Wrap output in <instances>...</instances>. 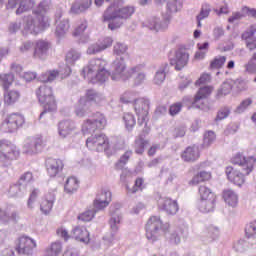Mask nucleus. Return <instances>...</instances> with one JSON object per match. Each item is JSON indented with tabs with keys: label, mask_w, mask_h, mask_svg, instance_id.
<instances>
[{
	"label": "nucleus",
	"mask_w": 256,
	"mask_h": 256,
	"mask_svg": "<svg viewBox=\"0 0 256 256\" xmlns=\"http://www.w3.org/2000/svg\"><path fill=\"white\" fill-rule=\"evenodd\" d=\"M198 192L200 195V200L217 199V196H215V193H213V191L206 185H200Z\"/></svg>",
	"instance_id": "nucleus-42"
},
{
	"label": "nucleus",
	"mask_w": 256,
	"mask_h": 256,
	"mask_svg": "<svg viewBox=\"0 0 256 256\" xmlns=\"http://www.w3.org/2000/svg\"><path fill=\"white\" fill-rule=\"evenodd\" d=\"M81 59V52L72 49L66 54V63L67 65H75V61Z\"/></svg>",
	"instance_id": "nucleus-50"
},
{
	"label": "nucleus",
	"mask_w": 256,
	"mask_h": 256,
	"mask_svg": "<svg viewBox=\"0 0 256 256\" xmlns=\"http://www.w3.org/2000/svg\"><path fill=\"white\" fill-rule=\"evenodd\" d=\"M199 179L201 181H209L211 179V173L207 171H201L196 176H194L191 180L192 185H199Z\"/></svg>",
	"instance_id": "nucleus-52"
},
{
	"label": "nucleus",
	"mask_w": 256,
	"mask_h": 256,
	"mask_svg": "<svg viewBox=\"0 0 256 256\" xmlns=\"http://www.w3.org/2000/svg\"><path fill=\"white\" fill-rule=\"evenodd\" d=\"M245 236L247 239H253L256 236V220L249 222L245 226Z\"/></svg>",
	"instance_id": "nucleus-53"
},
{
	"label": "nucleus",
	"mask_w": 256,
	"mask_h": 256,
	"mask_svg": "<svg viewBox=\"0 0 256 256\" xmlns=\"http://www.w3.org/2000/svg\"><path fill=\"white\" fill-rule=\"evenodd\" d=\"M123 121L125 123V127H126L127 131H133V127H135V125H137L135 116L132 113H125L123 116Z\"/></svg>",
	"instance_id": "nucleus-49"
},
{
	"label": "nucleus",
	"mask_w": 256,
	"mask_h": 256,
	"mask_svg": "<svg viewBox=\"0 0 256 256\" xmlns=\"http://www.w3.org/2000/svg\"><path fill=\"white\" fill-rule=\"evenodd\" d=\"M93 5V0H75L70 8L72 15H81V13H87Z\"/></svg>",
	"instance_id": "nucleus-22"
},
{
	"label": "nucleus",
	"mask_w": 256,
	"mask_h": 256,
	"mask_svg": "<svg viewBox=\"0 0 256 256\" xmlns=\"http://www.w3.org/2000/svg\"><path fill=\"white\" fill-rule=\"evenodd\" d=\"M247 17V13L243 12V7L240 12H233L232 15L228 18V23H236V21H241V19H245Z\"/></svg>",
	"instance_id": "nucleus-61"
},
{
	"label": "nucleus",
	"mask_w": 256,
	"mask_h": 256,
	"mask_svg": "<svg viewBox=\"0 0 256 256\" xmlns=\"http://www.w3.org/2000/svg\"><path fill=\"white\" fill-rule=\"evenodd\" d=\"M211 15V4L203 3L199 14L196 16L197 27H203L201 21L207 19Z\"/></svg>",
	"instance_id": "nucleus-36"
},
{
	"label": "nucleus",
	"mask_w": 256,
	"mask_h": 256,
	"mask_svg": "<svg viewBox=\"0 0 256 256\" xmlns=\"http://www.w3.org/2000/svg\"><path fill=\"white\" fill-rule=\"evenodd\" d=\"M63 251V244L60 241L53 242L44 251V256H59Z\"/></svg>",
	"instance_id": "nucleus-39"
},
{
	"label": "nucleus",
	"mask_w": 256,
	"mask_h": 256,
	"mask_svg": "<svg viewBox=\"0 0 256 256\" xmlns=\"http://www.w3.org/2000/svg\"><path fill=\"white\" fill-rule=\"evenodd\" d=\"M211 93H213V87L211 86H204L200 88L194 97V101L192 103L193 107H195V109H201L203 107V99H207Z\"/></svg>",
	"instance_id": "nucleus-24"
},
{
	"label": "nucleus",
	"mask_w": 256,
	"mask_h": 256,
	"mask_svg": "<svg viewBox=\"0 0 256 256\" xmlns=\"http://www.w3.org/2000/svg\"><path fill=\"white\" fill-rule=\"evenodd\" d=\"M232 89H233V84L229 82H224L221 88L218 90L217 97H223L225 95H229Z\"/></svg>",
	"instance_id": "nucleus-58"
},
{
	"label": "nucleus",
	"mask_w": 256,
	"mask_h": 256,
	"mask_svg": "<svg viewBox=\"0 0 256 256\" xmlns=\"http://www.w3.org/2000/svg\"><path fill=\"white\" fill-rule=\"evenodd\" d=\"M109 203H111V191L102 190L101 193L96 196L93 206L96 211H103L105 207L109 206Z\"/></svg>",
	"instance_id": "nucleus-20"
},
{
	"label": "nucleus",
	"mask_w": 256,
	"mask_h": 256,
	"mask_svg": "<svg viewBox=\"0 0 256 256\" xmlns=\"http://www.w3.org/2000/svg\"><path fill=\"white\" fill-rule=\"evenodd\" d=\"M107 119L105 116L97 112L93 118L87 119L82 125V133L84 135H91L98 130L105 129Z\"/></svg>",
	"instance_id": "nucleus-8"
},
{
	"label": "nucleus",
	"mask_w": 256,
	"mask_h": 256,
	"mask_svg": "<svg viewBox=\"0 0 256 256\" xmlns=\"http://www.w3.org/2000/svg\"><path fill=\"white\" fill-rule=\"evenodd\" d=\"M100 210H97L94 205L90 206L85 212L78 215V221H83L84 223H87L89 221L93 220V217H95L96 213H99Z\"/></svg>",
	"instance_id": "nucleus-40"
},
{
	"label": "nucleus",
	"mask_w": 256,
	"mask_h": 256,
	"mask_svg": "<svg viewBox=\"0 0 256 256\" xmlns=\"http://www.w3.org/2000/svg\"><path fill=\"white\" fill-rule=\"evenodd\" d=\"M167 231H169V224H163L161 217L152 216L148 219L146 224V238L148 241H151V243L159 241L163 235H167Z\"/></svg>",
	"instance_id": "nucleus-6"
},
{
	"label": "nucleus",
	"mask_w": 256,
	"mask_h": 256,
	"mask_svg": "<svg viewBox=\"0 0 256 256\" xmlns=\"http://www.w3.org/2000/svg\"><path fill=\"white\" fill-rule=\"evenodd\" d=\"M107 61L103 59H92L88 65L82 70V77L89 79L90 83H105L109 79V71H107Z\"/></svg>",
	"instance_id": "nucleus-3"
},
{
	"label": "nucleus",
	"mask_w": 256,
	"mask_h": 256,
	"mask_svg": "<svg viewBox=\"0 0 256 256\" xmlns=\"http://www.w3.org/2000/svg\"><path fill=\"white\" fill-rule=\"evenodd\" d=\"M49 11V2L42 1L33 10L35 17L25 16L22 35H39L41 31L49 27V20L45 17V13Z\"/></svg>",
	"instance_id": "nucleus-1"
},
{
	"label": "nucleus",
	"mask_w": 256,
	"mask_h": 256,
	"mask_svg": "<svg viewBox=\"0 0 256 256\" xmlns=\"http://www.w3.org/2000/svg\"><path fill=\"white\" fill-rule=\"evenodd\" d=\"M77 117H87L91 113V102L85 98H80L75 108Z\"/></svg>",
	"instance_id": "nucleus-28"
},
{
	"label": "nucleus",
	"mask_w": 256,
	"mask_h": 256,
	"mask_svg": "<svg viewBox=\"0 0 256 256\" xmlns=\"http://www.w3.org/2000/svg\"><path fill=\"white\" fill-rule=\"evenodd\" d=\"M189 63V52L185 48H178L175 51L174 57L170 58V65L175 71H181L187 67Z\"/></svg>",
	"instance_id": "nucleus-15"
},
{
	"label": "nucleus",
	"mask_w": 256,
	"mask_h": 256,
	"mask_svg": "<svg viewBox=\"0 0 256 256\" xmlns=\"http://www.w3.org/2000/svg\"><path fill=\"white\" fill-rule=\"evenodd\" d=\"M131 155H133V151L128 150L126 151L118 160V162L115 164V168L118 171H121L122 169H124L125 165H127V162L129 161V159H131Z\"/></svg>",
	"instance_id": "nucleus-46"
},
{
	"label": "nucleus",
	"mask_w": 256,
	"mask_h": 256,
	"mask_svg": "<svg viewBox=\"0 0 256 256\" xmlns=\"http://www.w3.org/2000/svg\"><path fill=\"white\" fill-rule=\"evenodd\" d=\"M35 2L33 0H20L19 7L16 10V15H23L27 11H31V8L34 7Z\"/></svg>",
	"instance_id": "nucleus-44"
},
{
	"label": "nucleus",
	"mask_w": 256,
	"mask_h": 256,
	"mask_svg": "<svg viewBox=\"0 0 256 256\" xmlns=\"http://www.w3.org/2000/svg\"><path fill=\"white\" fill-rule=\"evenodd\" d=\"M61 12L56 13V30L55 35L58 37V39H63L65 35L69 32V19H61Z\"/></svg>",
	"instance_id": "nucleus-23"
},
{
	"label": "nucleus",
	"mask_w": 256,
	"mask_h": 256,
	"mask_svg": "<svg viewBox=\"0 0 256 256\" xmlns=\"http://www.w3.org/2000/svg\"><path fill=\"white\" fill-rule=\"evenodd\" d=\"M182 237H185V230L181 228H177L176 230L171 232L169 239L171 243H174L175 245H179V243H181Z\"/></svg>",
	"instance_id": "nucleus-47"
},
{
	"label": "nucleus",
	"mask_w": 256,
	"mask_h": 256,
	"mask_svg": "<svg viewBox=\"0 0 256 256\" xmlns=\"http://www.w3.org/2000/svg\"><path fill=\"white\" fill-rule=\"evenodd\" d=\"M25 125V117L19 113L9 114L0 125L3 133H15Z\"/></svg>",
	"instance_id": "nucleus-7"
},
{
	"label": "nucleus",
	"mask_w": 256,
	"mask_h": 256,
	"mask_svg": "<svg viewBox=\"0 0 256 256\" xmlns=\"http://www.w3.org/2000/svg\"><path fill=\"white\" fill-rule=\"evenodd\" d=\"M35 48V43L31 40L24 41L19 47L20 53H29V51H33Z\"/></svg>",
	"instance_id": "nucleus-64"
},
{
	"label": "nucleus",
	"mask_w": 256,
	"mask_h": 256,
	"mask_svg": "<svg viewBox=\"0 0 256 256\" xmlns=\"http://www.w3.org/2000/svg\"><path fill=\"white\" fill-rule=\"evenodd\" d=\"M35 247H37L35 240L27 236H22L18 240L15 251L18 253V255L31 256L33 255V251H35Z\"/></svg>",
	"instance_id": "nucleus-16"
},
{
	"label": "nucleus",
	"mask_w": 256,
	"mask_h": 256,
	"mask_svg": "<svg viewBox=\"0 0 256 256\" xmlns=\"http://www.w3.org/2000/svg\"><path fill=\"white\" fill-rule=\"evenodd\" d=\"M255 33H256V26L251 25L243 34L242 39L247 43V41H251L255 39Z\"/></svg>",
	"instance_id": "nucleus-57"
},
{
	"label": "nucleus",
	"mask_w": 256,
	"mask_h": 256,
	"mask_svg": "<svg viewBox=\"0 0 256 256\" xmlns=\"http://www.w3.org/2000/svg\"><path fill=\"white\" fill-rule=\"evenodd\" d=\"M49 49H51V43L47 40H37L34 44L33 57L34 59H40V61H45L49 55Z\"/></svg>",
	"instance_id": "nucleus-17"
},
{
	"label": "nucleus",
	"mask_w": 256,
	"mask_h": 256,
	"mask_svg": "<svg viewBox=\"0 0 256 256\" xmlns=\"http://www.w3.org/2000/svg\"><path fill=\"white\" fill-rule=\"evenodd\" d=\"M109 77H111L112 81H127L131 79V74H129V70L127 71L125 59L118 58L112 63Z\"/></svg>",
	"instance_id": "nucleus-9"
},
{
	"label": "nucleus",
	"mask_w": 256,
	"mask_h": 256,
	"mask_svg": "<svg viewBox=\"0 0 256 256\" xmlns=\"http://www.w3.org/2000/svg\"><path fill=\"white\" fill-rule=\"evenodd\" d=\"M110 215L111 218L109 220V225L111 233L103 237L104 241H107V243H113V241L117 239L119 225H121V220L123 219V216H121V212H119V209H115V207L110 208Z\"/></svg>",
	"instance_id": "nucleus-10"
},
{
	"label": "nucleus",
	"mask_w": 256,
	"mask_h": 256,
	"mask_svg": "<svg viewBox=\"0 0 256 256\" xmlns=\"http://www.w3.org/2000/svg\"><path fill=\"white\" fill-rule=\"evenodd\" d=\"M73 239L76 241H80L81 243H89L91 241V238L89 237V231L87 228L83 226H77L72 230L71 233Z\"/></svg>",
	"instance_id": "nucleus-27"
},
{
	"label": "nucleus",
	"mask_w": 256,
	"mask_h": 256,
	"mask_svg": "<svg viewBox=\"0 0 256 256\" xmlns=\"http://www.w3.org/2000/svg\"><path fill=\"white\" fill-rule=\"evenodd\" d=\"M217 199H206L198 202V209L201 213H212L215 211V202Z\"/></svg>",
	"instance_id": "nucleus-35"
},
{
	"label": "nucleus",
	"mask_w": 256,
	"mask_h": 256,
	"mask_svg": "<svg viewBox=\"0 0 256 256\" xmlns=\"http://www.w3.org/2000/svg\"><path fill=\"white\" fill-rule=\"evenodd\" d=\"M231 113V108L228 106H224L220 108L215 118V121H223V119H227Z\"/></svg>",
	"instance_id": "nucleus-59"
},
{
	"label": "nucleus",
	"mask_w": 256,
	"mask_h": 256,
	"mask_svg": "<svg viewBox=\"0 0 256 256\" xmlns=\"http://www.w3.org/2000/svg\"><path fill=\"white\" fill-rule=\"evenodd\" d=\"M8 193L10 197H23V195L27 193V188H25V186L18 181L16 184L10 186Z\"/></svg>",
	"instance_id": "nucleus-37"
},
{
	"label": "nucleus",
	"mask_w": 256,
	"mask_h": 256,
	"mask_svg": "<svg viewBox=\"0 0 256 256\" xmlns=\"http://www.w3.org/2000/svg\"><path fill=\"white\" fill-rule=\"evenodd\" d=\"M149 99L138 98L134 101V109L138 115V125L147 127V115H149Z\"/></svg>",
	"instance_id": "nucleus-13"
},
{
	"label": "nucleus",
	"mask_w": 256,
	"mask_h": 256,
	"mask_svg": "<svg viewBox=\"0 0 256 256\" xmlns=\"http://www.w3.org/2000/svg\"><path fill=\"white\" fill-rule=\"evenodd\" d=\"M77 129V124L73 120H62L58 123V135L65 139Z\"/></svg>",
	"instance_id": "nucleus-21"
},
{
	"label": "nucleus",
	"mask_w": 256,
	"mask_h": 256,
	"mask_svg": "<svg viewBox=\"0 0 256 256\" xmlns=\"http://www.w3.org/2000/svg\"><path fill=\"white\" fill-rule=\"evenodd\" d=\"M19 157V150L17 146L9 140L0 141V161L3 163L13 161Z\"/></svg>",
	"instance_id": "nucleus-11"
},
{
	"label": "nucleus",
	"mask_w": 256,
	"mask_h": 256,
	"mask_svg": "<svg viewBox=\"0 0 256 256\" xmlns=\"http://www.w3.org/2000/svg\"><path fill=\"white\" fill-rule=\"evenodd\" d=\"M225 61H227L226 56L215 57L210 63V69H221L225 65Z\"/></svg>",
	"instance_id": "nucleus-56"
},
{
	"label": "nucleus",
	"mask_w": 256,
	"mask_h": 256,
	"mask_svg": "<svg viewBox=\"0 0 256 256\" xmlns=\"http://www.w3.org/2000/svg\"><path fill=\"white\" fill-rule=\"evenodd\" d=\"M181 7H183V3H181L180 0H169L166 15H163L162 19L159 17L149 18L148 21L145 22V27H148V29L152 31H164V29L169 27V23H171V13L181 11Z\"/></svg>",
	"instance_id": "nucleus-4"
},
{
	"label": "nucleus",
	"mask_w": 256,
	"mask_h": 256,
	"mask_svg": "<svg viewBox=\"0 0 256 256\" xmlns=\"http://www.w3.org/2000/svg\"><path fill=\"white\" fill-rule=\"evenodd\" d=\"M57 77H59V71L50 70L41 75L40 81H42V83H53Z\"/></svg>",
	"instance_id": "nucleus-48"
},
{
	"label": "nucleus",
	"mask_w": 256,
	"mask_h": 256,
	"mask_svg": "<svg viewBox=\"0 0 256 256\" xmlns=\"http://www.w3.org/2000/svg\"><path fill=\"white\" fill-rule=\"evenodd\" d=\"M217 237H219V228L213 225L208 226L206 230V238L204 239L205 243H213Z\"/></svg>",
	"instance_id": "nucleus-43"
},
{
	"label": "nucleus",
	"mask_w": 256,
	"mask_h": 256,
	"mask_svg": "<svg viewBox=\"0 0 256 256\" xmlns=\"http://www.w3.org/2000/svg\"><path fill=\"white\" fill-rule=\"evenodd\" d=\"M37 197H39V189L34 188L31 193L30 196L28 198L27 201V207L28 209H30L31 211H33V209H35V201H37Z\"/></svg>",
	"instance_id": "nucleus-54"
},
{
	"label": "nucleus",
	"mask_w": 256,
	"mask_h": 256,
	"mask_svg": "<svg viewBox=\"0 0 256 256\" xmlns=\"http://www.w3.org/2000/svg\"><path fill=\"white\" fill-rule=\"evenodd\" d=\"M167 69H169V64L167 62L162 63L154 76L155 85H161V83L165 81L167 77Z\"/></svg>",
	"instance_id": "nucleus-34"
},
{
	"label": "nucleus",
	"mask_w": 256,
	"mask_h": 256,
	"mask_svg": "<svg viewBox=\"0 0 256 256\" xmlns=\"http://www.w3.org/2000/svg\"><path fill=\"white\" fill-rule=\"evenodd\" d=\"M55 203V194L48 193L40 204V211L43 215H49Z\"/></svg>",
	"instance_id": "nucleus-30"
},
{
	"label": "nucleus",
	"mask_w": 256,
	"mask_h": 256,
	"mask_svg": "<svg viewBox=\"0 0 256 256\" xmlns=\"http://www.w3.org/2000/svg\"><path fill=\"white\" fill-rule=\"evenodd\" d=\"M216 136L215 132L208 131L204 134V140L203 145L204 147H209V145H212L215 142Z\"/></svg>",
	"instance_id": "nucleus-62"
},
{
	"label": "nucleus",
	"mask_w": 256,
	"mask_h": 256,
	"mask_svg": "<svg viewBox=\"0 0 256 256\" xmlns=\"http://www.w3.org/2000/svg\"><path fill=\"white\" fill-rule=\"evenodd\" d=\"M148 144L149 141L145 140V134H140L135 140V153H137V155H143V153H145V146Z\"/></svg>",
	"instance_id": "nucleus-41"
},
{
	"label": "nucleus",
	"mask_w": 256,
	"mask_h": 256,
	"mask_svg": "<svg viewBox=\"0 0 256 256\" xmlns=\"http://www.w3.org/2000/svg\"><path fill=\"white\" fill-rule=\"evenodd\" d=\"M226 175L231 183L234 185L241 186L245 183V172L241 173L240 171L235 170L233 167L228 166L226 167Z\"/></svg>",
	"instance_id": "nucleus-25"
},
{
	"label": "nucleus",
	"mask_w": 256,
	"mask_h": 256,
	"mask_svg": "<svg viewBox=\"0 0 256 256\" xmlns=\"http://www.w3.org/2000/svg\"><path fill=\"white\" fill-rule=\"evenodd\" d=\"M19 212L12 211L7 212L0 209V221L1 223H4V225H7V223H17L19 221Z\"/></svg>",
	"instance_id": "nucleus-32"
},
{
	"label": "nucleus",
	"mask_w": 256,
	"mask_h": 256,
	"mask_svg": "<svg viewBox=\"0 0 256 256\" xmlns=\"http://www.w3.org/2000/svg\"><path fill=\"white\" fill-rule=\"evenodd\" d=\"M84 99L88 100L91 106V101H95V103H97V101L101 99V94L97 93V91L93 89H90L87 91L86 97H84Z\"/></svg>",
	"instance_id": "nucleus-63"
},
{
	"label": "nucleus",
	"mask_w": 256,
	"mask_h": 256,
	"mask_svg": "<svg viewBox=\"0 0 256 256\" xmlns=\"http://www.w3.org/2000/svg\"><path fill=\"white\" fill-rule=\"evenodd\" d=\"M45 165L49 177H57L63 171V167H65L63 160L55 158L46 159Z\"/></svg>",
	"instance_id": "nucleus-18"
},
{
	"label": "nucleus",
	"mask_w": 256,
	"mask_h": 256,
	"mask_svg": "<svg viewBox=\"0 0 256 256\" xmlns=\"http://www.w3.org/2000/svg\"><path fill=\"white\" fill-rule=\"evenodd\" d=\"M13 74H2L0 75V85L7 91L8 87H11L13 84Z\"/></svg>",
	"instance_id": "nucleus-51"
},
{
	"label": "nucleus",
	"mask_w": 256,
	"mask_h": 256,
	"mask_svg": "<svg viewBox=\"0 0 256 256\" xmlns=\"http://www.w3.org/2000/svg\"><path fill=\"white\" fill-rule=\"evenodd\" d=\"M125 0H118L112 3L103 14L104 21H109L108 29L110 31H115L123 25L122 21H127L131 19L135 14V6H124ZM116 19H120L116 21Z\"/></svg>",
	"instance_id": "nucleus-2"
},
{
	"label": "nucleus",
	"mask_w": 256,
	"mask_h": 256,
	"mask_svg": "<svg viewBox=\"0 0 256 256\" xmlns=\"http://www.w3.org/2000/svg\"><path fill=\"white\" fill-rule=\"evenodd\" d=\"M128 49L129 48L127 47V45L125 43L116 42L113 47V53H114V55H118V56L125 55V53H127Z\"/></svg>",
	"instance_id": "nucleus-55"
},
{
	"label": "nucleus",
	"mask_w": 256,
	"mask_h": 256,
	"mask_svg": "<svg viewBox=\"0 0 256 256\" xmlns=\"http://www.w3.org/2000/svg\"><path fill=\"white\" fill-rule=\"evenodd\" d=\"M161 209L168 215H176L177 211H179V204H177L176 200L164 198L162 200Z\"/></svg>",
	"instance_id": "nucleus-29"
},
{
	"label": "nucleus",
	"mask_w": 256,
	"mask_h": 256,
	"mask_svg": "<svg viewBox=\"0 0 256 256\" xmlns=\"http://www.w3.org/2000/svg\"><path fill=\"white\" fill-rule=\"evenodd\" d=\"M86 147L92 151H98V153H102V151H107V149H109V139L105 134H96L94 136L92 135L87 138Z\"/></svg>",
	"instance_id": "nucleus-12"
},
{
	"label": "nucleus",
	"mask_w": 256,
	"mask_h": 256,
	"mask_svg": "<svg viewBox=\"0 0 256 256\" xmlns=\"http://www.w3.org/2000/svg\"><path fill=\"white\" fill-rule=\"evenodd\" d=\"M38 101L43 105V111L40 113L39 119H43L46 113H53L57 111V102L53 96V89L46 84L41 85L36 90Z\"/></svg>",
	"instance_id": "nucleus-5"
},
{
	"label": "nucleus",
	"mask_w": 256,
	"mask_h": 256,
	"mask_svg": "<svg viewBox=\"0 0 256 256\" xmlns=\"http://www.w3.org/2000/svg\"><path fill=\"white\" fill-rule=\"evenodd\" d=\"M79 189V180L75 177H69L64 185L66 193H75Z\"/></svg>",
	"instance_id": "nucleus-45"
},
{
	"label": "nucleus",
	"mask_w": 256,
	"mask_h": 256,
	"mask_svg": "<svg viewBox=\"0 0 256 256\" xmlns=\"http://www.w3.org/2000/svg\"><path fill=\"white\" fill-rule=\"evenodd\" d=\"M223 199L229 207H237V203H239V196L231 189L223 191Z\"/></svg>",
	"instance_id": "nucleus-33"
},
{
	"label": "nucleus",
	"mask_w": 256,
	"mask_h": 256,
	"mask_svg": "<svg viewBox=\"0 0 256 256\" xmlns=\"http://www.w3.org/2000/svg\"><path fill=\"white\" fill-rule=\"evenodd\" d=\"M18 181L22 184V187H25V189H27V185H29V183L33 181V173L25 172L20 176V179Z\"/></svg>",
	"instance_id": "nucleus-60"
},
{
	"label": "nucleus",
	"mask_w": 256,
	"mask_h": 256,
	"mask_svg": "<svg viewBox=\"0 0 256 256\" xmlns=\"http://www.w3.org/2000/svg\"><path fill=\"white\" fill-rule=\"evenodd\" d=\"M181 157L183 161H186L187 163L197 161V159H199V148L196 146H189L184 150Z\"/></svg>",
	"instance_id": "nucleus-31"
},
{
	"label": "nucleus",
	"mask_w": 256,
	"mask_h": 256,
	"mask_svg": "<svg viewBox=\"0 0 256 256\" xmlns=\"http://www.w3.org/2000/svg\"><path fill=\"white\" fill-rule=\"evenodd\" d=\"M21 97V94L17 90H6L4 92V103L5 105H15L17 101H19V98Z\"/></svg>",
	"instance_id": "nucleus-38"
},
{
	"label": "nucleus",
	"mask_w": 256,
	"mask_h": 256,
	"mask_svg": "<svg viewBox=\"0 0 256 256\" xmlns=\"http://www.w3.org/2000/svg\"><path fill=\"white\" fill-rule=\"evenodd\" d=\"M233 165H239L242 167V171L245 175H249L253 171V167L256 166V154L254 156L244 157L243 154L238 153L232 158Z\"/></svg>",
	"instance_id": "nucleus-14"
},
{
	"label": "nucleus",
	"mask_w": 256,
	"mask_h": 256,
	"mask_svg": "<svg viewBox=\"0 0 256 256\" xmlns=\"http://www.w3.org/2000/svg\"><path fill=\"white\" fill-rule=\"evenodd\" d=\"M129 75L130 77H133V75H136L134 77V84L135 85H143L147 79V74L143 72V65H137L133 66L129 69Z\"/></svg>",
	"instance_id": "nucleus-26"
},
{
	"label": "nucleus",
	"mask_w": 256,
	"mask_h": 256,
	"mask_svg": "<svg viewBox=\"0 0 256 256\" xmlns=\"http://www.w3.org/2000/svg\"><path fill=\"white\" fill-rule=\"evenodd\" d=\"M43 136L37 135L30 139L28 143L25 144V151L28 155H35L43 151Z\"/></svg>",
	"instance_id": "nucleus-19"
}]
</instances>
